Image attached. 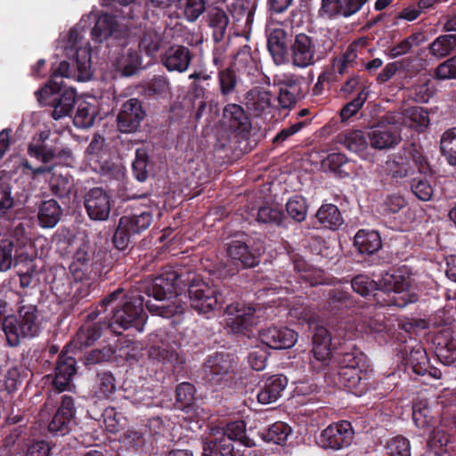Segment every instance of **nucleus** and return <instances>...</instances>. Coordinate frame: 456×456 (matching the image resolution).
Wrapping results in <instances>:
<instances>
[{
	"label": "nucleus",
	"instance_id": "nucleus-1",
	"mask_svg": "<svg viewBox=\"0 0 456 456\" xmlns=\"http://www.w3.org/2000/svg\"><path fill=\"white\" fill-rule=\"evenodd\" d=\"M142 289L155 293L157 303L147 302L146 308L163 318L183 314L187 305L179 297L183 292L187 293L190 306L204 315L223 309L238 297L231 287L205 281L195 272L182 267L165 269L153 281L144 283Z\"/></svg>",
	"mask_w": 456,
	"mask_h": 456
},
{
	"label": "nucleus",
	"instance_id": "nucleus-2",
	"mask_svg": "<svg viewBox=\"0 0 456 456\" xmlns=\"http://www.w3.org/2000/svg\"><path fill=\"white\" fill-rule=\"evenodd\" d=\"M155 277L137 282L131 289L118 288L106 295L100 303L88 313L89 320H96L100 315H107L108 328L116 335L130 328L142 331L147 315L143 306L147 302L157 303L155 293L142 289L146 282L153 281Z\"/></svg>",
	"mask_w": 456,
	"mask_h": 456
},
{
	"label": "nucleus",
	"instance_id": "nucleus-3",
	"mask_svg": "<svg viewBox=\"0 0 456 456\" xmlns=\"http://www.w3.org/2000/svg\"><path fill=\"white\" fill-rule=\"evenodd\" d=\"M140 30L136 27L121 28L116 16L102 13L97 18L91 31L94 41L107 42L112 65L122 77L133 76L142 64L138 50L131 45Z\"/></svg>",
	"mask_w": 456,
	"mask_h": 456
},
{
	"label": "nucleus",
	"instance_id": "nucleus-4",
	"mask_svg": "<svg viewBox=\"0 0 456 456\" xmlns=\"http://www.w3.org/2000/svg\"><path fill=\"white\" fill-rule=\"evenodd\" d=\"M411 271L406 265L391 267L386 271L378 281L380 294H375L377 305L403 308L416 303L419 296L410 291L411 284Z\"/></svg>",
	"mask_w": 456,
	"mask_h": 456
},
{
	"label": "nucleus",
	"instance_id": "nucleus-5",
	"mask_svg": "<svg viewBox=\"0 0 456 456\" xmlns=\"http://www.w3.org/2000/svg\"><path fill=\"white\" fill-rule=\"evenodd\" d=\"M237 372L238 358L226 352L208 355L202 366L203 379L216 389L231 387L235 383Z\"/></svg>",
	"mask_w": 456,
	"mask_h": 456
},
{
	"label": "nucleus",
	"instance_id": "nucleus-6",
	"mask_svg": "<svg viewBox=\"0 0 456 456\" xmlns=\"http://www.w3.org/2000/svg\"><path fill=\"white\" fill-rule=\"evenodd\" d=\"M418 169L420 175H432L428 159L416 143H408L387 162V175L396 183L413 175Z\"/></svg>",
	"mask_w": 456,
	"mask_h": 456
},
{
	"label": "nucleus",
	"instance_id": "nucleus-7",
	"mask_svg": "<svg viewBox=\"0 0 456 456\" xmlns=\"http://www.w3.org/2000/svg\"><path fill=\"white\" fill-rule=\"evenodd\" d=\"M2 330L10 346H17L21 338H34L40 331L37 310L35 305H23L18 315L10 314L2 320Z\"/></svg>",
	"mask_w": 456,
	"mask_h": 456
},
{
	"label": "nucleus",
	"instance_id": "nucleus-8",
	"mask_svg": "<svg viewBox=\"0 0 456 456\" xmlns=\"http://www.w3.org/2000/svg\"><path fill=\"white\" fill-rule=\"evenodd\" d=\"M36 95L40 104L53 108L51 116L55 120L69 116L77 103L75 89L64 88L63 86L53 87L51 85H45Z\"/></svg>",
	"mask_w": 456,
	"mask_h": 456
},
{
	"label": "nucleus",
	"instance_id": "nucleus-9",
	"mask_svg": "<svg viewBox=\"0 0 456 456\" xmlns=\"http://www.w3.org/2000/svg\"><path fill=\"white\" fill-rule=\"evenodd\" d=\"M331 344L330 331L323 326L314 327L312 356L309 360V367L314 372L323 373L326 376L334 371Z\"/></svg>",
	"mask_w": 456,
	"mask_h": 456
},
{
	"label": "nucleus",
	"instance_id": "nucleus-10",
	"mask_svg": "<svg viewBox=\"0 0 456 456\" xmlns=\"http://www.w3.org/2000/svg\"><path fill=\"white\" fill-rule=\"evenodd\" d=\"M318 39L305 33H297L290 44L288 62L294 67L305 69L321 60Z\"/></svg>",
	"mask_w": 456,
	"mask_h": 456
},
{
	"label": "nucleus",
	"instance_id": "nucleus-11",
	"mask_svg": "<svg viewBox=\"0 0 456 456\" xmlns=\"http://www.w3.org/2000/svg\"><path fill=\"white\" fill-rule=\"evenodd\" d=\"M264 251L261 245L255 243L246 236L243 240H232L226 244L229 259L237 269H248L260 264V256Z\"/></svg>",
	"mask_w": 456,
	"mask_h": 456
},
{
	"label": "nucleus",
	"instance_id": "nucleus-12",
	"mask_svg": "<svg viewBox=\"0 0 456 456\" xmlns=\"http://www.w3.org/2000/svg\"><path fill=\"white\" fill-rule=\"evenodd\" d=\"M402 114H391L386 117L387 124L379 123L368 133L370 144L377 150L395 147L402 140L401 137Z\"/></svg>",
	"mask_w": 456,
	"mask_h": 456
},
{
	"label": "nucleus",
	"instance_id": "nucleus-13",
	"mask_svg": "<svg viewBox=\"0 0 456 456\" xmlns=\"http://www.w3.org/2000/svg\"><path fill=\"white\" fill-rule=\"evenodd\" d=\"M399 354L405 367L411 369L417 375H428L436 379L442 378L441 370L430 364L425 348L419 344L400 346Z\"/></svg>",
	"mask_w": 456,
	"mask_h": 456
},
{
	"label": "nucleus",
	"instance_id": "nucleus-14",
	"mask_svg": "<svg viewBox=\"0 0 456 456\" xmlns=\"http://www.w3.org/2000/svg\"><path fill=\"white\" fill-rule=\"evenodd\" d=\"M356 301L346 290L340 288L329 289L324 303V310L331 318L347 323V319L355 314Z\"/></svg>",
	"mask_w": 456,
	"mask_h": 456
},
{
	"label": "nucleus",
	"instance_id": "nucleus-15",
	"mask_svg": "<svg viewBox=\"0 0 456 456\" xmlns=\"http://www.w3.org/2000/svg\"><path fill=\"white\" fill-rule=\"evenodd\" d=\"M338 385L345 387L356 396L365 395L373 385V375L367 370L360 367L348 368L342 366L336 370Z\"/></svg>",
	"mask_w": 456,
	"mask_h": 456
},
{
	"label": "nucleus",
	"instance_id": "nucleus-16",
	"mask_svg": "<svg viewBox=\"0 0 456 456\" xmlns=\"http://www.w3.org/2000/svg\"><path fill=\"white\" fill-rule=\"evenodd\" d=\"M362 328L364 332L380 346L390 342L397 331L395 321L381 312L370 313L366 316Z\"/></svg>",
	"mask_w": 456,
	"mask_h": 456
},
{
	"label": "nucleus",
	"instance_id": "nucleus-17",
	"mask_svg": "<svg viewBox=\"0 0 456 456\" xmlns=\"http://www.w3.org/2000/svg\"><path fill=\"white\" fill-rule=\"evenodd\" d=\"M354 429L347 420L330 424L319 436L318 444L324 449L334 451L348 447L354 439Z\"/></svg>",
	"mask_w": 456,
	"mask_h": 456
},
{
	"label": "nucleus",
	"instance_id": "nucleus-18",
	"mask_svg": "<svg viewBox=\"0 0 456 456\" xmlns=\"http://www.w3.org/2000/svg\"><path fill=\"white\" fill-rule=\"evenodd\" d=\"M146 117L143 103L137 98H130L122 105L117 116V126L124 134L135 133Z\"/></svg>",
	"mask_w": 456,
	"mask_h": 456
},
{
	"label": "nucleus",
	"instance_id": "nucleus-19",
	"mask_svg": "<svg viewBox=\"0 0 456 456\" xmlns=\"http://www.w3.org/2000/svg\"><path fill=\"white\" fill-rule=\"evenodd\" d=\"M222 121L224 126L237 138L247 141L251 132V122L244 109L237 103H227L223 109Z\"/></svg>",
	"mask_w": 456,
	"mask_h": 456
},
{
	"label": "nucleus",
	"instance_id": "nucleus-20",
	"mask_svg": "<svg viewBox=\"0 0 456 456\" xmlns=\"http://www.w3.org/2000/svg\"><path fill=\"white\" fill-rule=\"evenodd\" d=\"M294 36L290 30L281 27H270L266 29L267 50L276 65L288 62L290 44Z\"/></svg>",
	"mask_w": 456,
	"mask_h": 456
},
{
	"label": "nucleus",
	"instance_id": "nucleus-21",
	"mask_svg": "<svg viewBox=\"0 0 456 456\" xmlns=\"http://www.w3.org/2000/svg\"><path fill=\"white\" fill-rule=\"evenodd\" d=\"M110 194L101 187H94L84 195V207L93 221H106L111 210Z\"/></svg>",
	"mask_w": 456,
	"mask_h": 456
},
{
	"label": "nucleus",
	"instance_id": "nucleus-22",
	"mask_svg": "<svg viewBox=\"0 0 456 456\" xmlns=\"http://www.w3.org/2000/svg\"><path fill=\"white\" fill-rule=\"evenodd\" d=\"M107 318V315H100L96 320H89L87 314L85 323L77 330L68 346L84 350L93 346L102 337V331L109 329Z\"/></svg>",
	"mask_w": 456,
	"mask_h": 456
},
{
	"label": "nucleus",
	"instance_id": "nucleus-23",
	"mask_svg": "<svg viewBox=\"0 0 456 456\" xmlns=\"http://www.w3.org/2000/svg\"><path fill=\"white\" fill-rule=\"evenodd\" d=\"M369 0H321L319 17L327 20L349 18L359 12Z\"/></svg>",
	"mask_w": 456,
	"mask_h": 456
},
{
	"label": "nucleus",
	"instance_id": "nucleus-24",
	"mask_svg": "<svg viewBox=\"0 0 456 456\" xmlns=\"http://www.w3.org/2000/svg\"><path fill=\"white\" fill-rule=\"evenodd\" d=\"M28 245L19 240L6 239L0 240V272L9 270L12 265L18 267L29 260Z\"/></svg>",
	"mask_w": 456,
	"mask_h": 456
},
{
	"label": "nucleus",
	"instance_id": "nucleus-25",
	"mask_svg": "<svg viewBox=\"0 0 456 456\" xmlns=\"http://www.w3.org/2000/svg\"><path fill=\"white\" fill-rule=\"evenodd\" d=\"M75 413L76 408L73 397L68 395H61L60 405L48 425L49 432L56 436H65L69 433L74 422Z\"/></svg>",
	"mask_w": 456,
	"mask_h": 456
},
{
	"label": "nucleus",
	"instance_id": "nucleus-26",
	"mask_svg": "<svg viewBox=\"0 0 456 456\" xmlns=\"http://www.w3.org/2000/svg\"><path fill=\"white\" fill-rule=\"evenodd\" d=\"M259 340L272 349L292 347L297 340V333L284 326H272L259 331Z\"/></svg>",
	"mask_w": 456,
	"mask_h": 456
},
{
	"label": "nucleus",
	"instance_id": "nucleus-27",
	"mask_svg": "<svg viewBox=\"0 0 456 456\" xmlns=\"http://www.w3.org/2000/svg\"><path fill=\"white\" fill-rule=\"evenodd\" d=\"M224 313L229 318V325L235 333L246 334L253 324V316L255 310L248 307L245 308L235 299L224 305Z\"/></svg>",
	"mask_w": 456,
	"mask_h": 456
},
{
	"label": "nucleus",
	"instance_id": "nucleus-28",
	"mask_svg": "<svg viewBox=\"0 0 456 456\" xmlns=\"http://www.w3.org/2000/svg\"><path fill=\"white\" fill-rule=\"evenodd\" d=\"M155 211L156 209L150 206H143L134 208L131 213L122 216L119 220L122 227H126L135 236L150 228L154 219Z\"/></svg>",
	"mask_w": 456,
	"mask_h": 456
},
{
	"label": "nucleus",
	"instance_id": "nucleus-29",
	"mask_svg": "<svg viewBox=\"0 0 456 456\" xmlns=\"http://www.w3.org/2000/svg\"><path fill=\"white\" fill-rule=\"evenodd\" d=\"M76 373L77 361L75 357L69 355L66 351H61L56 361L53 387L58 392L66 390Z\"/></svg>",
	"mask_w": 456,
	"mask_h": 456
},
{
	"label": "nucleus",
	"instance_id": "nucleus-30",
	"mask_svg": "<svg viewBox=\"0 0 456 456\" xmlns=\"http://www.w3.org/2000/svg\"><path fill=\"white\" fill-rule=\"evenodd\" d=\"M149 358L167 369L182 368L185 362L182 355L170 343L160 341L149 348Z\"/></svg>",
	"mask_w": 456,
	"mask_h": 456
},
{
	"label": "nucleus",
	"instance_id": "nucleus-31",
	"mask_svg": "<svg viewBox=\"0 0 456 456\" xmlns=\"http://www.w3.org/2000/svg\"><path fill=\"white\" fill-rule=\"evenodd\" d=\"M140 28V32L134 37V41H132V45H134L138 40V48L142 51L148 56H154L159 51L162 44V37L153 28H146L142 27L141 22H137L136 20L127 21L126 24L122 25L121 28Z\"/></svg>",
	"mask_w": 456,
	"mask_h": 456
},
{
	"label": "nucleus",
	"instance_id": "nucleus-32",
	"mask_svg": "<svg viewBox=\"0 0 456 456\" xmlns=\"http://www.w3.org/2000/svg\"><path fill=\"white\" fill-rule=\"evenodd\" d=\"M434 353L444 366L456 368V340L448 330L436 333L433 338Z\"/></svg>",
	"mask_w": 456,
	"mask_h": 456
},
{
	"label": "nucleus",
	"instance_id": "nucleus-33",
	"mask_svg": "<svg viewBox=\"0 0 456 456\" xmlns=\"http://www.w3.org/2000/svg\"><path fill=\"white\" fill-rule=\"evenodd\" d=\"M193 54L188 47L173 45L165 51L161 62L168 71L183 73L188 69Z\"/></svg>",
	"mask_w": 456,
	"mask_h": 456
},
{
	"label": "nucleus",
	"instance_id": "nucleus-34",
	"mask_svg": "<svg viewBox=\"0 0 456 456\" xmlns=\"http://www.w3.org/2000/svg\"><path fill=\"white\" fill-rule=\"evenodd\" d=\"M259 386L256 395L258 403L269 404L276 402L281 396L288 384L286 376L282 374L273 375L264 379Z\"/></svg>",
	"mask_w": 456,
	"mask_h": 456
},
{
	"label": "nucleus",
	"instance_id": "nucleus-35",
	"mask_svg": "<svg viewBox=\"0 0 456 456\" xmlns=\"http://www.w3.org/2000/svg\"><path fill=\"white\" fill-rule=\"evenodd\" d=\"M240 78L233 65L226 68H219L217 73V89L218 93L225 102L235 98L239 94V87L240 85Z\"/></svg>",
	"mask_w": 456,
	"mask_h": 456
},
{
	"label": "nucleus",
	"instance_id": "nucleus-36",
	"mask_svg": "<svg viewBox=\"0 0 456 456\" xmlns=\"http://www.w3.org/2000/svg\"><path fill=\"white\" fill-rule=\"evenodd\" d=\"M230 20L226 12L219 7H210L207 11V23L212 30L215 43H221L227 35Z\"/></svg>",
	"mask_w": 456,
	"mask_h": 456
},
{
	"label": "nucleus",
	"instance_id": "nucleus-37",
	"mask_svg": "<svg viewBox=\"0 0 456 456\" xmlns=\"http://www.w3.org/2000/svg\"><path fill=\"white\" fill-rule=\"evenodd\" d=\"M362 353L352 342L340 345L332 354V364L336 370L342 366L348 368L359 367L362 361Z\"/></svg>",
	"mask_w": 456,
	"mask_h": 456
},
{
	"label": "nucleus",
	"instance_id": "nucleus-38",
	"mask_svg": "<svg viewBox=\"0 0 456 456\" xmlns=\"http://www.w3.org/2000/svg\"><path fill=\"white\" fill-rule=\"evenodd\" d=\"M117 391V379L110 370H101L95 375L92 393L97 400H108Z\"/></svg>",
	"mask_w": 456,
	"mask_h": 456
},
{
	"label": "nucleus",
	"instance_id": "nucleus-39",
	"mask_svg": "<svg viewBox=\"0 0 456 456\" xmlns=\"http://www.w3.org/2000/svg\"><path fill=\"white\" fill-rule=\"evenodd\" d=\"M354 245L359 253L373 255L381 248L382 240L379 232L361 229L354 235Z\"/></svg>",
	"mask_w": 456,
	"mask_h": 456
},
{
	"label": "nucleus",
	"instance_id": "nucleus-40",
	"mask_svg": "<svg viewBox=\"0 0 456 456\" xmlns=\"http://www.w3.org/2000/svg\"><path fill=\"white\" fill-rule=\"evenodd\" d=\"M256 220L258 224H268L275 227H289V220L282 209L269 204L259 207L256 210Z\"/></svg>",
	"mask_w": 456,
	"mask_h": 456
},
{
	"label": "nucleus",
	"instance_id": "nucleus-41",
	"mask_svg": "<svg viewBox=\"0 0 456 456\" xmlns=\"http://www.w3.org/2000/svg\"><path fill=\"white\" fill-rule=\"evenodd\" d=\"M259 436L266 443L285 445L292 436V428L286 422L276 421L259 432Z\"/></svg>",
	"mask_w": 456,
	"mask_h": 456
},
{
	"label": "nucleus",
	"instance_id": "nucleus-42",
	"mask_svg": "<svg viewBox=\"0 0 456 456\" xmlns=\"http://www.w3.org/2000/svg\"><path fill=\"white\" fill-rule=\"evenodd\" d=\"M315 216L323 228L332 231L338 230L344 223L340 210L331 203H323L317 210Z\"/></svg>",
	"mask_w": 456,
	"mask_h": 456
},
{
	"label": "nucleus",
	"instance_id": "nucleus-43",
	"mask_svg": "<svg viewBox=\"0 0 456 456\" xmlns=\"http://www.w3.org/2000/svg\"><path fill=\"white\" fill-rule=\"evenodd\" d=\"M77 110L73 118V124L77 128L91 127L99 114V107L86 100L78 101Z\"/></svg>",
	"mask_w": 456,
	"mask_h": 456
},
{
	"label": "nucleus",
	"instance_id": "nucleus-44",
	"mask_svg": "<svg viewBox=\"0 0 456 456\" xmlns=\"http://www.w3.org/2000/svg\"><path fill=\"white\" fill-rule=\"evenodd\" d=\"M246 105L255 116H261L271 107V94L259 87L250 89L245 96Z\"/></svg>",
	"mask_w": 456,
	"mask_h": 456
},
{
	"label": "nucleus",
	"instance_id": "nucleus-45",
	"mask_svg": "<svg viewBox=\"0 0 456 456\" xmlns=\"http://www.w3.org/2000/svg\"><path fill=\"white\" fill-rule=\"evenodd\" d=\"M62 209L55 200H45L39 207L38 221L43 228H53L61 220Z\"/></svg>",
	"mask_w": 456,
	"mask_h": 456
},
{
	"label": "nucleus",
	"instance_id": "nucleus-46",
	"mask_svg": "<svg viewBox=\"0 0 456 456\" xmlns=\"http://www.w3.org/2000/svg\"><path fill=\"white\" fill-rule=\"evenodd\" d=\"M253 440H246V442L232 441L230 437L221 436L214 443V451L219 452L221 456H244L245 448L255 446Z\"/></svg>",
	"mask_w": 456,
	"mask_h": 456
},
{
	"label": "nucleus",
	"instance_id": "nucleus-47",
	"mask_svg": "<svg viewBox=\"0 0 456 456\" xmlns=\"http://www.w3.org/2000/svg\"><path fill=\"white\" fill-rule=\"evenodd\" d=\"M322 167L323 169H328L340 177L349 176L352 171L350 159L341 152L330 153L322 161Z\"/></svg>",
	"mask_w": 456,
	"mask_h": 456
},
{
	"label": "nucleus",
	"instance_id": "nucleus-48",
	"mask_svg": "<svg viewBox=\"0 0 456 456\" xmlns=\"http://www.w3.org/2000/svg\"><path fill=\"white\" fill-rule=\"evenodd\" d=\"M401 123H404L418 133H423L429 126V115L421 107H411L405 110L404 117L402 116Z\"/></svg>",
	"mask_w": 456,
	"mask_h": 456
},
{
	"label": "nucleus",
	"instance_id": "nucleus-49",
	"mask_svg": "<svg viewBox=\"0 0 456 456\" xmlns=\"http://www.w3.org/2000/svg\"><path fill=\"white\" fill-rule=\"evenodd\" d=\"M412 420L419 428L429 430L435 427L436 419L427 401L417 400L413 402Z\"/></svg>",
	"mask_w": 456,
	"mask_h": 456
},
{
	"label": "nucleus",
	"instance_id": "nucleus-50",
	"mask_svg": "<svg viewBox=\"0 0 456 456\" xmlns=\"http://www.w3.org/2000/svg\"><path fill=\"white\" fill-rule=\"evenodd\" d=\"M151 167L152 163L148 149L145 147L136 149L135 158L132 163V171L134 178L139 182H145Z\"/></svg>",
	"mask_w": 456,
	"mask_h": 456
},
{
	"label": "nucleus",
	"instance_id": "nucleus-51",
	"mask_svg": "<svg viewBox=\"0 0 456 456\" xmlns=\"http://www.w3.org/2000/svg\"><path fill=\"white\" fill-rule=\"evenodd\" d=\"M288 219L291 218L294 222L300 224L306 218L308 212L307 200L302 195H294L289 199L286 205Z\"/></svg>",
	"mask_w": 456,
	"mask_h": 456
},
{
	"label": "nucleus",
	"instance_id": "nucleus-52",
	"mask_svg": "<svg viewBox=\"0 0 456 456\" xmlns=\"http://www.w3.org/2000/svg\"><path fill=\"white\" fill-rule=\"evenodd\" d=\"M351 287L355 293L364 297L371 295L375 297V294H380L378 281L365 274L355 275L351 280Z\"/></svg>",
	"mask_w": 456,
	"mask_h": 456
},
{
	"label": "nucleus",
	"instance_id": "nucleus-53",
	"mask_svg": "<svg viewBox=\"0 0 456 456\" xmlns=\"http://www.w3.org/2000/svg\"><path fill=\"white\" fill-rule=\"evenodd\" d=\"M440 150L449 165L456 166V127L449 128L443 133Z\"/></svg>",
	"mask_w": 456,
	"mask_h": 456
},
{
	"label": "nucleus",
	"instance_id": "nucleus-54",
	"mask_svg": "<svg viewBox=\"0 0 456 456\" xmlns=\"http://www.w3.org/2000/svg\"><path fill=\"white\" fill-rule=\"evenodd\" d=\"M196 389L190 382H182L175 389V399L178 408L189 412L195 402Z\"/></svg>",
	"mask_w": 456,
	"mask_h": 456
},
{
	"label": "nucleus",
	"instance_id": "nucleus-55",
	"mask_svg": "<svg viewBox=\"0 0 456 456\" xmlns=\"http://www.w3.org/2000/svg\"><path fill=\"white\" fill-rule=\"evenodd\" d=\"M432 428L433 430L431 431L428 440L429 452H433L436 456H446L450 451V440L447 434L442 429Z\"/></svg>",
	"mask_w": 456,
	"mask_h": 456
},
{
	"label": "nucleus",
	"instance_id": "nucleus-56",
	"mask_svg": "<svg viewBox=\"0 0 456 456\" xmlns=\"http://www.w3.org/2000/svg\"><path fill=\"white\" fill-rule=\"evenodd\" d=\"M112 257L110 254L104 250L94 251L92 255L91 271L93 277H102L107 275L112 268Z\"/></svg>",
	"mask_w": 456,
	"mask_h": 456
},
{
	"label": "nucleus",
	"instance_id": "nucleus-57",
	"mask_svg": "<svg viewBox=\"0 0 456 456\" xmlns=\"http://www.w3.org/2000/svg\"><path fill=\"white\" fill-rule=\"evenodd\" d=\"M343 144L348 151L356 153L362 159L365 158L368 142L363 132L354 130L344 135Z\"/></svg>",
	"mask_w": 456,
	"mask_h": 456
},
{
	"label": "nucleus",
	"instance_id": "nucleus-58",
	"mask_svg": "<svg viewBox=\"0 0 456 456\" xmlns=\"http://www.w3.org/2000/svg\"><path fill=\"white\" fill-rule=\"evenodd\" d=\"M456 47V35L446 34L436 37L428 49L436 57H445Z\"/></svg>",
	"mask_w": 456,
	"mask_h": 456
},
{
	"label": "nucleus",
	"instance_id": "nucleus-59",
	"mask_svg": "<svg viewBox=\"0 0 456 456\" xmlns=\"http://www.w3.org/2000/svg\"><path fill=\"white\" fill-rule=\"evenodd\" d=\"M385 451L387 456H411L410 440L401 435L389 438L386 443Z\"/></svg>",
	"mask_w": 456,
	"mask_h": 456
},
{
	"label": "nucleus",
	"instance_id": "nucleus-60",
	"mask_svg": "<svg viewBox=\"0 0 456 456\" xmlns=\"http://www.w3.org/2000/svg\"><path fill=\"white\" fill-rule=\"evenodd\" d=\"M233 67L238 66V69H244L248 75L257 71V63L252 56L251 47L248 45H242L233 57Z\"/></svg>",
	"mask_w": 456,
	"mask_h": 456
},
{
	"label": "nucleus",
	"instance_id": "nucleus-61",
	"mask_svg": "<svg viewBox=\"0 0 456 456\" xmlns=\"http://www.w3.org/2000/svg\"><path fill=\"white\" fill-rule=\"evenodd\" d=\"M289 314L290 317L297 319L298 324L306 325L309 330L314 325L317 326L319 316L313 308L307 305H295L289 310Z\"/></svg>",
	"mask_w": 456,
	"mask_h": 456
},
{
	"label": "nucleus",
	"instance_id": "nucleus-62",
	"mask_svg": "<svg viewBox=\"0 0 456 456\" xmlns=\"http://www.w3.org/2000/svg\"><path fill=\"white\" fill-rule=\"evenodd\" d=\"M363 91L366 94V100L369 96V89L365 85L364 77L359 74H353L340 86L339 93L344 97H349L354 93L360 94Z\"/></svg>",
	"mask_w": 456,
	"mask_h": 456
},
{
	"label": "nucleus",
	"instance_id": "nucleus-63",
	"mask_svg": "<svg viewBox=\"0 0 456 456\" xmlns=\"http://www.w3.org/2000/svg\"><path fill=\"white\" fill-rule=\"evenodd\" d=\"M12 188L7 183H0V217L10 218L12 211L15 206V200L12 196Z\"/></svg>",
	"mask_w": 456,
	"mask_h": 456
},
{
	"label": "nucleus",
	"instance_id": "nucleus-64",
	"mask_svg": "<svg viewBox=\"0 0 456 456\" xmlns=\"http://www.w3.org/2000/svg\"><path fill=\"white\" fill-rule=\"evenodd\" d=\"M411 191L422 201L430 200L434 192L433 186L426 176L412 178L411 181Z\"/></svg>",
	"mask_w": 456,
	"mask_h": 456
}]
</instances>
